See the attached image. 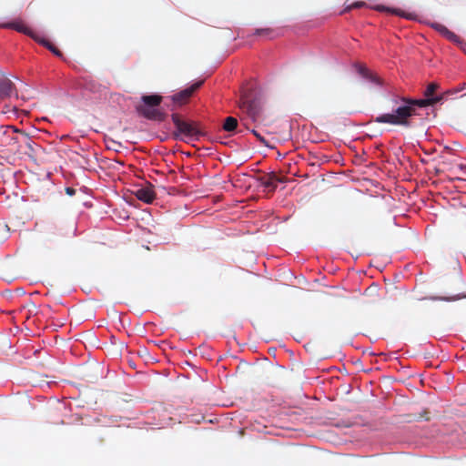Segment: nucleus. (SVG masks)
I'll list each match as a JSON object with an SVG mask.
<instances>
[{
  "mask_svg": "<svg viewBox=\"0 0 466 466\" xmlns=\"http://www.w3.org/2000/svg\"><path fill=\"white\" fill-rule=\"evenodd\" d=\"M365 78L378 86L382 85V79L374 73H372L371 71L370 72V76H367V77Z\"/></svg>",
  "mask_w": 466,
  "mask_h": 466,
  "instance_id": "16",
  "label": "nucleus"
},
{
  "mask_svg": "<svg viewBox=\"0 0 466 466\" xmlns=\"http://www.w3.org/2000/svg\"><path fill=\"white\" fill-rule=\"evenodd\" d=\"M238 127V120L233 116H228L223 124V129L227 132H233Z\"/></svg>",
  "mask_w": 466,
  "mask_h": 466,
  "instance_id": "13",
  "label": "nucleus"
},
{
  "mask_svg": "<svg viewBox=\"0 0 466 466\" xmlns=\"http://www.w3.org/2000/svg\"><path fill=\"white\" fill-rule=\"evenodd\" d=\"M439 88V85L437 83H430L425 91H424V96L427 97V98H432V95L435 93V91Z\"/></svg>",
  "mask_w": 466,
  "mask_h": 466,
  "instance_id": "14",
  "label": "nucleus"
},
{
  "mask_svg": "<svg viewBox=\"0 0 466 466\" xmlns=\"http://www.w3.org/2000/svg\"><path fill=\"white\" fill-rule=\"evenodd\" d=\"M76 223H72L70 226H69V228L68 230L66 231V235L71 237V236H75L76 235Z\"/></svg>",
  "mask_w": 466,
  "mask_h": 466,
  "instance_id": "19",
  "label": "nucleus"
},
{
  "mask_svg": "<svg viewBox=\"0 0 466 466\" xmlns=\"http://www.w3.org/2000/svg\"><path fill=\"white\" fill-rule=\"evenodd\" d=\"M365 5L363 1H347V5L345 7V11H350L352 9L360 8Z\"/></svg>",
  "mask_w": 466,
  "mask_h": 466,
  "instance_id": "15",
  "label": "nucleus"
},
{
  "mask_svg": "<svg viewBox=\"0 0 466 466\" xmlns=\"http://www.w3.org/2000/svg\"><path fill=\"white\" fill-rule=\"evenodd\" d=\"M466 88V83H463V84H461L458 87L454 88V89H451V90H448L445 94V95H453V94H457L458 92H461L462 91L463 89Z\"/></svg>",
  "mask_w": 466,
  "mask_h": 466,
  "instance_id": "18",
  "label": "nucleus"
},
{
  "mask_svg": "<svg viewBox=\"0 0 466 466\" xmlns=\"http://www.w3.org/2000/svg\"><path fill=\"white\" fill-rule=\"evenodd\" d=\"M171 118L176 127V131L173 134L176 139L188 142L189 140H198L204 136L198 122L185 121L178 114H172Z\"/></svg>",
  "mask_w": 466,
  "mask_h": 466,
  "instance_id": "2",
  "label": "nucleus"
},
{
  "mask_svg": "<svg viewBox=\"0 0 466 466\" xmlns=\"http://www.w3.org/2000/svg\"><path fill=\"white\" fill-rule=\"evenodd\" d=\"M443 99L444 95L425 99L400 97V100L401 104L397 106L392 113H386L378 116L374 121L379 124H390L392 126L410 127V118L417 114L416 107H426L429 106H433L442 101Z\"/></svg>",
  "mask_w": 466,
  "mask_h": 466,
  "instance_id": "1",
  "label": "nucleus"
},
{
  "mask_svg": "<svg viewBox=\"0 0 466 466\" xmlns=\"http://www.w3.org/2000/svg\"><path fill=\"white\" fill-rule=\"evenodd\" d=\"M258 181L269 191H274L278 187V183L283 182V179L277 177L274 173H268L258 177Z\"/></svg>",
  "mask_w": 466,
  "mask_h": 466,
  "instance_id": "8",
  "label": "nucleus"
},
{
  "mask_svg": "<svg viewBox=\"0 0 466 466\" xmlns=\"http://www.w3.org/2000/svg\"><path fill=\"white\" fill-rule=\"evenodd\" d=\"M65 191L66 194L69 197H73L76 193V190L73 187H66Z\"/></svg>",
  "mask_w": 466,
  "mask_h": 466,
  "instance_id": "22",
  "label": "nucleus"
},
{
  "mask_svg": "<svg viewBox=\"0 0 466 466\" xmlns=\"http://www.w3.org/2000/svg\"><path fill=\"white\" fill-rule=\"evenodd\" d=\"M240 106L253 121H257L260 118L262 113V103L259 99L245 98L242 100Z\"/></svg>",
  "mask_w": 466,
  "mask_h": 466,
  "instance_id": "6",
  "label": "nucleus"
},
{
  "mask_svg": "<svg viewBox=\"0 0 466 466\" xmlns=\"http://www.w3.org/2000/svg\"><path fill=\"white\" fill-rule=\"evenodd\" d=\"M252 134L265 146H268V143L264 137H262L259 133H258L255 129H253Z\"/></svg>",
  "mask_w": 466,
  "mask_h": 466,
  "instance_id": "21",
  "label": "nucleus"
},
{
  "mask_svg": "<svg viewBox=\"0 0 466 466\" xmlns=\"http://www.w3.org/2000/svg\"><path fill=\"white\" fill-rule=\"evenodd\" d=\"M271 32L269 28L257 29L256 35H268Z\"/></svg>",
  "mask_w": 466,
  "mask_h": 466,
  "instance_id": "23",
  "label": "nucleus"
},
{
  "mask_svg": "<svg viewBox=\"0 0 466 466\" xmlns=\"http://www.w3.org/2000/svg\"><path fill=\"white\" fill-rule=\"evenodd\" d=\"M203 80L195 82L190 86L170 96L171 100L176 106H178L186 105L187 103H188L193 94L200 88V86L203 85Z\"/></svg>",
  "mask_w": 466,
  "mask_h": 466,
  "instance_id": "5",
  "label": "nucleus"
},
{
  "mask_svg": "<svg viewBox=\"0 0 466 466\" xmlns=\"http://www.w3.org/2000/svg\"><path fill=\"white\" fill-rule=\"evenodd\" d=\"M163 97L160 95H144L141 96L142 105L137 106V111L145 118L154 121H164L167 114L158 108Z\"/></svg>",
  "mask_w": 466,
  "mask_h": 466,
  "instance_id": "3",
  "label": "nucleus"
},
{
  "mask_svg": "<svg viewBox=\"0 0 466 466\" xmlns=\"http://www.w3.org/2000/svg\"><path fill=\"white\" fill-rule=\"evenodd\" d=\"M0 27L14 29L19 33H23L34 40L47 47L54 55L58 56V47L52 45L44 37L39 36L33 29L28 27L22 20H15L9 23L0 24Z\"/></svg>",
  "mask_w": 466,
  "mask_h": 466,
  "instance_id": "4",
  "label": "nucleus"
},
{
  "mask_svg": "<svg viewBox=\"0 0 466 466\" xmlns=\"http://www.w3.org/2000/svg\"><path fill=\"white\" fill-rule=\"evenodd\" d=\"M429 413L430 412L427 410H424L422 412H420L419 414H407V415H404L403 420L406 422L420 421L422 420H430Z\"/></svg>",
  "mask_w": 466,
  "mask_h": 466,
  "instance_id": "12",
  "label": "nucleus"
},
{
  "mask_svg": "<svg viewBox=\"0 0 466 466\" xmlns=\"http://www.w3.org/2000/svg\"><path fill=\"white\" fill-rule=\"evenodd\" d=\"M465 297H466V294L463 293L461 295L457 294V295H454V296H451V297L443 298L442 299L443 300H447V301H453V300H457V299H462V298H465Z\"/></svg>",
  "mask_w": 466,
  "mask_h": 466,
  "instance_id": "20",
  "label": "nucleus"
},
{
  "mask_svg": "<svg viewBox=\"0 0 466 466\" xmlns=\"http://www.w3.org/2000/svg\"><path fill=\"white\" fill-rule=\"evenodd\" d=\"M137 199L145 202V203H151L156 198L155 192L152 189V187H142L136 191L135 193Z\"/></svg>",
  "mask_w": 466,
  "mask_h": 466,
  "instance_id": "9",
  "label": "nucleus"
},
{
  "mask_svg": "<svg viewBox=\"0 0 466 466\" xmlns=\"http://www.w3.org/2000/svg\"><path fill=\"white\" fill-rule=\"evenodd\" d=\"M431 26L449 40L454 41L457 39V35L453 32L450 31L444 25L432 23L431 24Z\"/></svg>",
  "mask_w": 466,
  "mask_h": 466,
  "instance_id": "11",
  "label": "nucleus"
},
{
  "mask_svg": "<svg viewBox=\"0 0 466 466\" xmlns=\"http://www.w3.org/2000/svg\"><path fill=\"white\" fill-rule=\"evenodd\" d=\"M357 71L358 73L362 76V77H367V76H370V70L368 69L365 66L363 65H359L357 66Z\"/></svg>",
  "mask_w": 466,
  "mask_h": 466,
  "instance_id": "17",
  "label": "nucleus"
},
{
  "mask_svg": "<svg viewBox=\"0 0 466 466\" xmlns=\"http://www.w3.org/2000/svg\"><path fill=\"white\" fill-rule=\"evenodd\" d=\"M17 97L15 84L4 74L0 76V101L11 97L13 95Z\"/></svg>",
  "mask_w": 466,
  "mask_h": 466,
  "instance_id": "7",
  "label": "nucleus"
},
{
  "mask_svg": "<svg viewBox=\"0 0 466 466\" xmlns=\"http://www.w3.org/2000/svg\"><path fill=\"white\" fill-rule=\"evenodd\" d=\"M376 9L380 10V11L386 10V11L390 12V13L396 15H399L400 17H404V18L409 19V20H415L416 17H417L416 14L406 12V11H403V10L399 9V8L390 9V8H386L384 6H377Z\"/></svg>",
  "mask_w": 466,
  "mask_h": 466,
  "instance_id": "10",
  "label": "nucleus"
}]
</instances>
